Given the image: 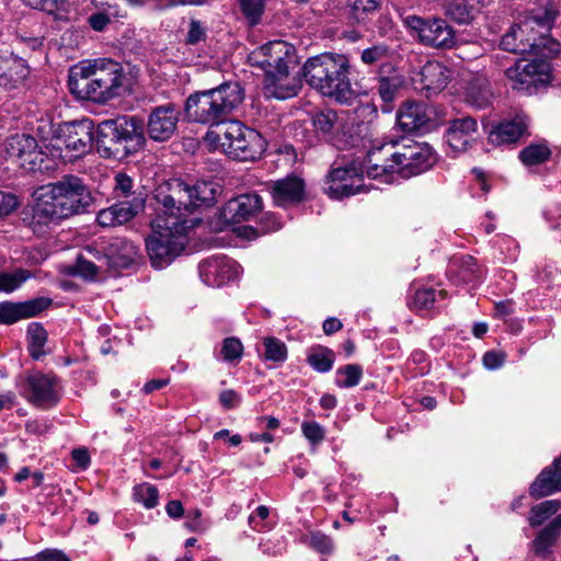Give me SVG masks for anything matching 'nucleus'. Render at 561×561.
Masks as SVG:
<instances>
[{
    "instance_id": "f257e3e1",
    "label": "nucleus",
    "mask_w": 561,
    "mask_h": 561,
    "mask_svg": "<svg viewBox=\"0 0 561 561\" xmlns=\"http://www.w3.org/2000/svg\"><path fill=\"white\" fill-rule=\"evenodd\" d=\"M221 192L217 182L204 180L188 183L171 179L156 187L157 216L151 221L152 234L146 240L152 266L164 267L184 250L186 218L198 208L211 207Z\"/></svg>"
},
{
    "instance_id": "f03ea898",
    "label": "nucleus",
    "mask_w": 561,
    "mask_h": 561,
    "mask_svg": "<svg viewBox=\"0 0 561 561\" xmlns=\"http://www.w3.org/2000/svg\"><path fill=\"white\" fill-rule=\"evenodd\" d=\"M31 213L23 220L36 234H45L51 224L91 211L94 197L84 181L72 174L42 185L33 193Z\"/></svg>"
},
{
    "instance_id": "7ed1b4c3",
    "label": "nucleus",
    "mask_w": 561,
    "mask_h": 561,
    "mask_svg": "<svg viewBox=\"0 0 561 561\" xmlns=\"http://www.w3.org/2000/svg\"><path fill=\"white\" fill-rule=\"evenodd\" d=\"M68 87L78 100L102 104L130 91L124 67L113 59H99L71 68Z\"/></svg>"
},
{
    "instance_id": "20e7f679",
    "label": "nucleus",
    "mask_w": 561,
    "mask_h": 561,
    "mask_svg": "<svg viewBox=\"0 0 561 561\" xmlns=\"http://www.w3.org/2000/svg\"><path fill=\"white\" fill-rule=\"evenodd\" d=\"M350 69L347 56L324 53L307 59L302 67V76L306 82L322 95L347 104L356 96L348 77Z\"/></svg>"
},
{
    "instance_id": "39448f33",
    "label": "nucleus",
    "mask_w": 561,
    "mask_h": 561,
    "mask_svg": "<svg viewBox=\"0 0 561 561\" xmlns=\"http://www.w3.org/2000/svg\"><path fill=\"white\" fill-rule=\"evenodd\" d=\"M243 100L244 90L240 83L228 81L191 94L185 101L184 112L188 121L219 129L220 125L231 121L228 117Z\"/></svg>"
},
{
    "instance_id": "423d86ee",
    "label": "nucleus",
    "mask_w": 561,
    "mask_h": 561,
    "mask_svg": "<svg viewBox=\"0 0 561 561\" xmlns=\"http://www.w3.org/2000/svg\"><path fill=\"white\" fill-rule=\"evenodd\" d=\"M554 19L556 12L549 9H545L543 13L530 14L525 20L514 24L502 37L500 44L502 49L513 54L554 57L560 53L561 44L537 30V27H540L548 32Z\"/></svg>"
},
{
    "instance_id": "0eeeda50",
    "label": "nucleus",
    "mask_w": 561,
    "mask_h": 561,
    "mask_svg": "<svg viewBox=\"0 0 561 561\" xmlns=\"http://www.w3.org/2000/svg\"><path fill=\"white\" fill-rule=\"evenodd\" d=\"M145 144L144 124L136 116L104 119L95 129V149L105 159H125L138 152Z\"/></svg>"
},
{
    "instance_id": "6e6552de",
    "label": "nucleus",
    "mask_w": 561,
    "mask_h": 561,
    "mask_svg": "<svg viewBox=\"0 0 561 561\" xmlns=\"http://www.w3.org/2000/svg\"><path fill=\"white\" fill-rule=\"evenodd\" d=\"M205 140L220 147L228 157L239 161H255L266 148L261 134L238 119L224 123L219 129H209Z\"/></svg>"
},
{
    "instance_id": "1a4fd4ad",
    "label": "nucleus",
    "mask_w": 561,
    "mask_h": 561,
    "mask_svg": "<svg viewBox=\"0 0 561 561\" xmlns=\"http://www.w3.org/2000/svg\"><path fill=\"white\" fill-rule=\"evenodd\" d=\"M94 137V124L89 118L59 124L53 135L55 146H64L75 158L82 157L91 150Z\"/></svg>"
},
{
    "instance_id": "9d476101",
    "label": "nucleus",
    "mask_w": 561,
    "mask_h": 561,
    "mask_svg": "<svg viewBox=\"0 0 561 561\" xmlns=\"http://www.w3.org/2000/svg\"><path fill=\"white\" fill-rule=\"evenodd\" d=\"M404 24L417 34L421 43L434 48H451L455 44V32L444 19H422L416 15L404 18Z\"/></svg>"
},
{
    "instance_id": "9b49d317",
    "label": "nucleus",
    "mask_w": 561,
    "mask_h": 561,
    "mask_svg": "<svg viewBox=\"0 0 561 561\" xmlns=\"http://www.w3.org/2000/svg\"><path fill=\"white\" fill-rule=\"evenodd\" d=\"M85 252L92 259L103 262L108 267L126 268L135 262L139 250L131 241L114 238L108 243L102 245L101 251L88 247Z\"/></svg>"
},
{
    "instance_id": "f8f14e48",
    "label": "nucleus",
    "mask_w": 561,
    "mask_h": 561,
    "mask_svg": "<svg viewBox=\"0 0 561 561\" xmlns=\"http://www.w3.org/2000/svg\"><path fill=\"white\" fill-rule=\"evenodd\" d=\"M181 110L174 103H167L151 110L147 121L150 139L163 142L173 137L178 129Z\"/></svg>"
},
{
    "instance_id": "ddd939ff",
    "label": "nucleus",
    "mask_w": 561,
    "mask_h": 561,
    "mask_svg": "<svg viewBox=\"0 0 561 561\" xmlns=\"http://www.w3.org/2000/svg\"><path fill=\"white\" fill-rule=\"evenodd\" d=\"M311 121L316 134L327 142L337 148L346 147L350 144L345 131L347 122L336 111L331 108L317 111Z\"/></svg>"
},
{
    "instance_id": "4468645a",
    "label": "nucleus",
    "mask_w": 561,
    "mask_h": 561,
    "mask_svg": "<svg viewBox=\"0 0 561 561\" xmlns=\"http://www.w3.org/2000/svg\"><path fill=\"white\" fill-rule=\"evenodd\" d=\"M263 209V201L255 193L242 194L228 201L219 210L224 224H238L254 218Z\"/></svg>"
},
{
    "instance_id": "2eb2a0df",
    "label": "nucleus",
    "mask_w": 561,
    "mask_h": 561,
    "mask_svg": "<svg viewBox=\"0 0 561 561\" xmlns=\"http://www.w3.org/2000/svg\"><path fill=\"white\" fill-rule=\"evenodd\" d=\"M250 60L267 72L289 66L294 60L293 47L283 41L270 42L262 45L250 55Z\"/></svg>"
},
{
    "instance_id": "dca6fc26",
    "label": "nucleus",
    "mask_w": 561,
    "mask_h": 561,
    "mask_svg": "<svg viewBox=\"0 0 561 561\" xmlns=\"http://www.w3.org/2000/svg\"><path fill=\"white\" fill-rule=\"evenodd\" d=\"M360 182L362 176L354 165L336 167L328 175L327 192L331 197L342 199L358 193Z\"/></svg>"
},
{
    "instance_id": "f3484780",
    "label": "nucleus",
    "mask_w": 561,
    "mask_h": 561,
    "mask_svg": "<svg viewBox=\"0 0 561 561\" xmlns=\"http://www.w3.org/2000/svg\"><path fill=\"white\" fill-rule=\"evenodd\" d=\"M396 141L374 145L367 152L365 169L369 178L379 179L396 173Z\"/></svg>"
},
{
    "instance_id": "a211bd4d",
    "label": "nucleus",
    "mask_w": 561,
    "mask_h": 561,
    "mask_svg": "<svg viewBox=\"0 0 561 561\" xmlns=\"http://www.w3.org/2000/svg\"><path fill=\"white\" fill-rule=\"evenodd\" d=\"M300 85L290 77L289 66L267 70L263 80V94L267 99L286 100L297 95Z\"/></svg>"
},
{
    "instance_id": "6ab92c4d",
    "label": "nucleus",
    "mask_w": 561,
    "mask_h": 561,
    "mask_svg": "<svg viewBox=\"0 0 561 561\" xmlns=\"http://www.w3.org/2000/svg\"><path fill=\"white\" fill-rule=\"evenodd\" d=\"M51 305V299L38 297L23 302H0V324L10 325L37 316Z\"/></svg>"
},
{
    "instance_id": "aec40b11",
    "label": "nucleus",
    "mask_w": 561,
    "mask_h": 561,
    "mask_svg": "<svg viewBox=\"0 0 561 561\" xmlns=\"http://www.w3.org/2000/svg\"><path fill=\"white\" fill-rule=\"evenodd\" d=\"M305 181L297 175H288L268 185L270 194L276 206L288 207L305 199Z\"/></svg>"
},
{
    "instance_id": "412c9836",
    "label": "nucleus",
    "mask_w": 561,
    "mask_h": 561,
    "mask_svg": "<svg viewBox=\"0 0 561 561\" xmlns=\"http://www.w3.org/2000/svg\"><path fill=\"white\" fill-rule=\"evenodd\" d=\"M26 382L30 402L41 408H50L57 403V379L55 377L36 373L28 376Z\"/></svg>"
},
{
    "instance_id": "4be33fe9",
    "label": "nucleus",
    "mask_w": 561,
    "mask_h": 561,
    "mask_svg": "<svg viewBox=\"0 0 561 561\" xmlns=\"http://www.w3.org/2000/svg\"><path fill=\"white\" fill-rule=\"evenodd\" d=\"M450 77V71L447 67L438 61H427L419 73V79L415 82L419 84L417 89L424 93L426 98L442 92Z\"/></svg>"
},
{
    "instance_id": "5701e85b",
    "label": "nucleus",
    "mask_w": 561,
    "mask_h": 561,
    "mask_svg": "<svg viewBox=\"0 0 561 561\" xmlns=\"http://www.w3.org/2000/svg\"><path fill=\"white\" fill-rule=\"evenodd\" d=\"M477 129V121L470 116L451 119L445 134L446 142L455 152H465L474 140Z\"/></svg>"
},
{
    "instance_id": "b1692460",
    "label": "nucleus",
    "mask_w": 561,
    "mask_h": 561,
    "mask_svg": "<svg viewBox=\"0 0 561 561\" xmlns=\"http://www.w3.org/2000/svg\"><path fill=\"white\" fill-rule=\"evenodd\" d=\"M376 80L378 95L386 104L383 111H388L389 105L405 83L404 77L391 64L387 62L379 67Z\"/></svg>"
},
{
    "instance_id": "393cba45",
    "label": "nucleus",
    "mask_w": 561,
    "mask_h": 561,
    "mask_svg": "<svg viewBox=\"0 0 561 561\" xmlns=\"http://www.w3.org/2000/svg\"><path fill=\"white\" fill-rule=\"evenodd\" d=\"M142 210L140 208V199H134L131 204L119 201L100 210L96 221L102 227H116L133 220Z\"/></svg>"
},
{
    "instance_id": "a878e982",
    "label": "nucleus",
    "mask_w": 561,
    "mask_h": 561,
    "mask_svg": "<svg viewBox=\"0 0 561 561\" xmlns=\"http://www.w3.org/2000/svg\"><path fill=\"white\" fill-rule=\"evenodd\" d=\"M430 121L431 116L426 104L420 102H405L397 113L398 125L407 133L425 128Z\"/></svg>"
},
{
    "instance_id": "bb28decb",
    "label": "nucleus",
    "mask_w": 561,
    "mask_h": 561,
    "mask_svg": "<svg viewBox=\"0 0 561 561\" xmlns=\"http://www.w3.org/2000/svg\"><path fill=\"white\" fill-rule=\"evenodd\" d=\"M561 491V456L545 468L531 483L529 494L540 499Z\"/></svg>"
},
{
    "instance_id": "cd10ccee",
    "label": "nucleus",
    "mask_w": 561,
    "mask_h": 561,
    "mask_svg": "<svg viewBox=\"0 0 561 561\" xmlns=\"http://www.w3.org/2000/svg\"><path fill=\"white\" fill-rule=\"evenodd\" d=\"M525 115H516L513 119L499 123L489 134V141L496 146L516 142L527 130Z\"/></svg>"
},
{
    "instance_id": "c85d7f7f",
    "label": "nucleus",
    "mask_w": 561,
    "mask_h": 561,
    "mask_svg": "<svg viewBox=\"0 0 561 561\" xmlns=\"http://www.w3.org/2000/svg\"><path fill=\"white\" fill-rule=\"evenodd\" d=\"M505 76L512 82L513 90L528 95L537 93L549 84L545 77H531L529 70L522 68L520 60L507 68Z\"/></svg>"
},
{
    "instance_id": "c756f323",
    "label": "nucleus",
    "mask_w": 561,
    "mask_h": 561,
    "mask_svg": "<svg viewBox=\"0 0 561 561\" xmlns=\"http://www.w3.org/2000/svg\"><path fill=\"white\" fill-rule=\"evenodd\" d=\"M561 535V514L554 517L543 529H541L531 542L534 553L539 558H548L551 554V547Z\"/></svg>"
},
{
    "instance_id": "7c9ffc66",
    "label": "nucleus",
    "mask_w": 561,
    "mask_h": 561,
    "mask_svg": "<svg viewBox=\"0 0 561 561\" xmlns=\"http://www.w3.org/2000/svg\"><path fill=\"white\" fill-rule=\"evenodd\" d=\"M114 180V193L117 198L127 204H131L134 199H140V208L145 209L147 194L142 186H135L134 180L123 172H118Z\"/></svg>"
},
{
    "instance_id": "2f4dec72",
    "label": "nucleus",
    "mask_w": 561,
    "mask_h": 561,
    "mask_svg": "<svg viewBox=\"0 0 561 561\" xmlns=\"http://www.w3.org/2000/svg\"><path fill=\"white\" fill-rule=\"evenodd\" d=\"M448 273L462 283H470L481 277L482 270L473 256L462 255L450 261Z\"/></svg>"
},
{
    "instance_id": "473e14b6",
    "label": "nucleus",
    "mask_w": 561,
    "mask_h": 561,
    "mask_svg": "<svg viewBox=\"0 0 561 561\" xmlns=\"http://www.w3.org/2000/svg\"><path fill=\"white\" fill-rule=\"evenodd\" d=\"M493 94L489 82L484 78H473L466 88V101L477 108H484L491 104Z\"/></svg>"
},
{
    "instance_id": "72a5a7b5",
    "label": "nucleus",
    "mask_w": 561,
    "mask_h": 561,
    "mask_svg": "<svg viewBox=\"0 0 561 561\" xmlns=\"http://www.w3.org/2000/svg\"><path fill=\"white\" fill-rule=\"evenodd\" d=\"M37 147L38 146L36 139L33 136L26 134H16L5 140L7 153L10 158L19 160V163L30 157L32 151Z\"/></svg>"
},
{
    "instance_id": "f704fd0d",
    "label": "nucleus",
    "mask_w": 561,
    "mask_h": 561,
    "mask_svg": "<svg viewBox=\"0 0 561 561\" xmlns=\"http://www.w3.org/2000/svg\"><path fill=\"white\" fill-rule=\"evenodd\" d=\"M445 12L455 22L469 24L477 12L476 0H446Z\"/></svg>"
},
{
    "instance_id": "c9c22d12",
    "label": "nucleus",
    "mask_w": 561,
    "mask_h": 561,
    "mask_svg": "<svg viewBox=\"0 0 561 561\" xmlns=\"http://www.w3.org/2000/svg\"><path fill=\"white\" fill-rule=\"evenodd\" d=\"M407 145L409 152L412 156L411 162H413V168L416 175L427 171L434 165L436 158L428 145L416 141H411Z\"/></svg>"
},
{
    "instance_id": "e433bc0d",
    "label": "nucleus",
    "mask_w": 561,
    "mask_h": 561,
    "mask_svg": "<svg viewBox=\"0 0 561 561\" xmlns=\"http://www.w3.org/2000/svg\"><path fill=\"white\" fill-rule=\"evenodd\" d=\"M561 508V502L548 500L533 506L529 511L528 523L531 527H538Z\"/></svg>"
},
{
    "instance_id": "4c0bfd02",
    "label": "nucleus",
    "mask_w": 561,
    "mask_h": 561,
    "mask_svg": "<svg viewBox=\"0 0 561 561\" xmlns=\"http://www.w3.org/2000/svg\"><path fill=\"white\" fill-rule=\"evenodd\" d=\"M551 157L550 148L545 144H531L519 152L520 161L527 165H537L548 161Z\"/></svg>"
},
{
    "instance_id": "58836bf2",
    "label": "nucleus",
    "mask_w": 561,
    "mask_h": 561,
    "mask_svg": "<svg viewBox=\"0 0 561 561\" xmlns=\"http://www.w3.org/2000/svg\"><path fill=\"white\" fill-rule=\"evenodd\" d=\"M28 351L33 359H39L44 355L43 347L47 341V332L42 324L33 322L27 329Z\"/></svg>"
},
{
    "instance_id": "ea45409f",
    "label": "nucleus",
    "mask_w": 561,
    "mask_h": 561,
    "mask_svg": "<svg viewBox=\"0 0 561 561\" xmlns=\"http://www.w3.org/2000/svg\"><path fill=\"white\" fill-rule=\"evenodd\" d=\"M204 268L207 274L219 275L221 282L224 279H230L237 275V268L233 266V262L226 257H213L204 263Z\"/></svg>"
},
{
    "instance_id": "a19ab883",
    "label": "nucleus",
    "mask_w": 561,
    "mask_h": 561,
    "mask_svg": "<svg viewBox=\"0 0 561 561\" xmlns=\"http://www.w3.org/2000/svg\"><path fill=\"white\" fill-rule=\"evenodd\" d=\"M411 157L412 156L409 152L408 145H400L398 141H396V173L401 178L408 179L416 175L414 172L413 162H411Z\"/></svg>"
},
{
    "instance_id": "79ce46f5",
    "label": "nucleus",
    "mask_w": 561,
    "mask_h": 561,
    "mask_svg": "<svg viewBox=\"0 0 561 561\" xmlns=\"http://www.w3.org/2000/svg\"><path fill=\"white\" fill-rule=\"evenodd\" d=\"M385 0H350L348 4L358 21H364L377 12Z\"/></svg>"
},
{
    "instance_id": "37998d69",
    "label": "nucleus",
    "mask_w": 561,
    "mask_h": 561,
    "mask_svg": "<svg viewBox=\"0 0 561 561\" xmlns=\"http://www.w3.org/2000/svg\"><path fill=\"white\" fill-rule=\"evenodd\" d=\"M536 58H534L531 61L527 64L522 62V68L524 70H529V75L531 77H545L547 78V83H550L552 76H551V66L548 59L551 57H545L542 55H534Z\"/></svg>"
},
{
    "instance_id": "c03bdc74",
    "label": "nucleus",
    "mask_w": 561,
    "mask_h": 561,
    "mask_svg": "<svg viewBox=\"0 0 561 561\" xmlns=\"http://www.w3.org/2000/svg\"><path fill=\"white\" fill-rule=\"evenodd\" d=\"M30 277L26 270H15L12 273H0V291L11 293L19 288Z\"/></svg>"
},
{
    "instance_id": "a18cd8bd",
    "label": "nucleus",
    "mask_w": 561,
    "mask_h": 561,
    "mask_svg": "<svg viewBox=\"0 0 561 561\" xmlns=\"http://www.w3.org/2000/svg\"><path fill=\"white\" fill-rule=\"evenodd\" d=\"M265 353L264 358L273 362H284L287 358V347L284 342L276 337H265L263 341Z\"/></svg>"
},
{
    "instance_id": "49530a36",
    "label": "nucleus",
    "mask_w": 561,
    "mask_h": 561,
    "mask_svg": "<svg viewBox=\"0 0 561 561\" xmlns=\"http://www.w3.org/2000/svg\"><path fill=\"white\" fill-rule=\"evenodd\" d=\"M308 363L318 371H329L334 363V353L329 348H321L318 353L308 356Z\"/></svg>"
},
{
    "instance_id": "de8ad7c7",
    "label": "nucleus",
    "mask_w": 561,
    "mask_h": 561,
    "mask_svg": "<svg viewBox=\"0 0 561 561\" xmlns=\"http://www.w3.org/2000/svg\"><path fill=\"white\" fill-rule=\"evenodd\" d=\"M30 75V69L21 58H14L10 61V90L22 84Z\"/></svg>"
},
{
    "instance_id": "09e8293b",
    "label": "nucleus",
    "mask_w": 561,
    "mask_h": 561,
    "mask_svg": "<svg viewBox=\"0 0 561 561\" xmlns=\"http://www.w3.org/2000/svg\"><path fill=\"white\" fill-rule=\"evenodd\" d=\"M134 497L147 508H152L158 504L159 492L153 485L139 484L134 489Z\"/></svg>"
},
{
    "instance_id": "8fccbe9b",
    "label": "nucleus",
    "mask_w": 561,
    "mask_h": 561,
    "mask_svg": "<svg viewBox=\"0 0 561 561\" xmlns=\"http://www.w3.org/2000/svg\"><path fill=\"white\" fill-rule=\"evenodd\" d=\"M99 268V265L80 254L77 257L76 264L69 267V273L92 279L98 274Z\"/></svg>"
},
{
    "instance_id": "3c124183",
    "label": "nucleus",
    "mask_w": 561,
    "mask_h": 561,
    "mask_svg": "<svg viewBox=\"0 0 561 561\" xmlns=\"http://www.w3.org/2000/svg\"><path fill=\"white\" fill-rule=\"evenodd\" d=\"M241 10L251 25L260 22L264 12V0H239Z\"/></svg>"
},
{
    "instance_id": "603ef678",
    "label": "nucleus",
    "mask_w": 561,
    "mask_h": 561,
    "mask_svg": "<svg viewBox=\"0 0 561 561\" xmlns=\"http://www.w3.org/2000/svg\"><path fill=\"white\" fill-rule=\"evenodd\" d=\"M47 160V156L36 148L30 157L20 162V165L28 172H43L45 169H48L45 164Z\"/></svg>"
},
{
    "instance_id": "864d4df0",
    "label": "nucleus",
    "mask_w": 561,
    "mask_h": 561,
    "mask_svg": "<svg viewBox=\"0 0 561 561\" xmlns=\"http://www.w3.org/2000/svg\"><path fill=\"white\" fill-rule=\"evenodd\" d=\"M243 353V346L240 340L236 337H227L224 340L221 355L225 360L233 363L238 362Z\"/></svg>"
},
{
    "instance_id": "5fc2aeb1",
    "label": "nucleus",
    "mask_w": 561,
    "mask_h": 561,
    "mask_svg": "<svg viewBox=\"0 0 561 561\" xmlns=\"http://www.w3.org/2000/svg\"><path fill=\"white\" fill-rule=\"evenodd\" d=\"M337 374L345 375V377H346L345 380L337 381L336 382L337 386L344 387V388H351V387L358 385V382L362 378V375H363V369L357 364H350V365L344 366L343 368H340L337 370Z\"/></svg>"
},
{
    "instance_id": "6e6d98bb",
    "label": "nucleus",
    "mask_w": 561,
    "mask_h": 561,
    "mask_svg": "<svg viewBox=\"0 0 561 561\" xmlns=\"http://www.w3.org/2000/svg\"><path fill=\"white\" fill-rule=\"evenodd\" d=\"M388 55V48L385 45H375L362 51L360 59L366 65H374L381 61Z\"/></svg>"
},
{
    "instance_id": "4d7b16f0",
    "label": "nucleus",
    "mask_w": 561,
    "mask_h": 561,
    "mask_svg": "<svg viewBox=\"0 0 561 561\" xmlns=\"http://www.w3.org/2000/svg\"><path fill=\"white\" fill-rule=\"evenodd\" d=\"M435 301V291L433 289L417 290L413 297V306L417 310H428Z\"/></svg>"
},
{
    "instance_id": "13d9d810",
    "label": "nucleus",
    "mask_w": 561,
    "mask_h": 561,
    "mask_svg": "<svg viewBox=\"0 0 561 561\" xmlns=\"http://www.w3.org/2000/svg\"><path fill=\"white\" fill-rule=\"evenodd\" d=\"M301 430L306 438L312 444H319L324 438V431L317 422H305Z\"/></svg>"
},
{
    "instance_id": "bf43d9fd",
    "label": "nucleus",
    "mask_w": 561,
    "mask_h": 561,
    "mask_svg": "<svg viewBox=\"0 0 561 561\" xmlns=\"http://www.w3.org/2000/svg\"><path fill=\"white\" fill-rule=\"evenodd\" d=\"M206 38L205 31L199 21L191 20L190 28L186 36V44L196 45Z\"/></svg>"
},
{
    "instance_id": "052dcab7",
    "label": "nucleus",
    "mask_w": 561,
    "mask_h": 561,
    "mask_svg": "<svg viewBox=\"0 0 561 561\" xmlns=\"http://www.w3.org/2000/svg\"><path fill=\"white\" fill-rule=\"evenodd\" d=\"M18 205L19 202L15 195L0 191V218L11 214Z\"/></svg>"
},
{
    "instance_id": "680f3d73",
    "label": "nucleus",
    "mask_w": 561,
    "mask_h": 561,
    "mask_svg": "<svg viewBox=\"0 0 561 561\" xmlns=\"http://www.w3.org/2000/svg\"><path fill=\"white\" fill-rule=\"evenodd\" d=\"M311 546L321 553H330L333 550L332 539L320 533L311 536Z\"/></svg>"
},
{
    "instance_id": "e2e57ef3",
    "label": "nucleus",
    "mask_w": 561,
    "mask_h": 561,
    "mask_svg": "<svg viewBox=\"0 0 561 561\" xmlns=\"http://www.w3.org/2000/svg\"><path fill=\"white\" fill-rule=\"evenodd\" d=\"M505 362V354L490 351L483 355V364L489 369L500 368Z\"/></svg>"
},
{
    "instance_id": "0e129e2a",
    "label": "nucleus",
    "mask_w": 561,
    "mask_h": 561,
    "mask_svg": "<svg viewBox=\"0 0 561 561\" xmlns=\"http://www.w3.org/2000/svg\"><path fill=\"white\" fill-rule=\"evenodd\" d=\"M219 402L225 409L230 410L239 404L240 396L232 389L224 390L219 394Z\"/></svg>"
},
{
    "instance_id": "69168bd1",
    "label": "nucleus",
    "mask_w": 561,
    "mask_h": 561,
    "mask_svg": "<svg viewBox=\"0 0 561 561\" xmlns=\"http://www.w3.org/2000/svg\"><path fill=\"white\" fill-rule=\"evenodd\" d=\"M67 0H41V3L35 9L43 10L49 14H54L58 11H65Z\"/></svg>"
},
{
    "instance_id": "338daca9",
    "label": "nucleus",
    "mask_w": 561,
    "mask_h": 561,
    "mask_svg": "<svg viewBox=\"0 0 561 561\" xmlns=\"http://www.w3.org/2000/svg\"><path fill=\"white\" fill-rule=\"evenodd\" d=\"M90 26L98 32H101L111 22L110 16L104 12H96L88 19Z\"/></svg>"
},
{
    "instance_id": "774afa93",
    "label": "nucleus",
    "mask_w": 561,
    "mask_h": 561,
    "mask_svg": "<svg viewBox=\"0 0 561 561\" xmlns=\"http://www.w3.org/2000/svg\"><path fill=\"white\" fill-rule=\"evenodd\" d=\"M37 561H70L59 550H45L36 556Z\"/></svg>"
}]
</instances>
